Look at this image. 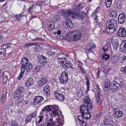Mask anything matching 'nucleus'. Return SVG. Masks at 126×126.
<instances>
[{"label": "nucleus", "instance_id": "nucleus-48", "mask_svg": "<svg viewBox=\"0 0 126 126\" xmlns=\"http://www.w3.org/2000/svg\"><path fill=\"white\" fill-rule=\"evenodd\" d=\"M110 61V62L112 64H114L115 63L116 60L114 59L113 57H111L109 60Z\"/></svg>", "mask_w": 126, "mask_h": 126}, {"label": "nucleus", "instance_id": "nucleus-32", "mask_svg": "<svg viewBox=\"0 0 126 126\" xmlns=\"http://www.w3.org/2000/svg\"><path fill=\"white\" fill-rule=\"evenodd\" d=\"M41 65H37L33 68V72H37L40 70L41 68Z\"/></svg>", "mask_w": 126, "mask_h": 126}, {"label": "nucleus", "instance_id": "nucleus-55", "mask_svg": "<svg viewBox=\"0 0 126 126\" xmlns=\"http://www.w3.org/2000/svg\"><path fill=\"white\" fill-rule=\"evenodd\" d=\"M59 92L58 91H56L54 93V95L56 98H58V96L59 95V94H60V93H58Z\"/></svg>", "mask_w": 126, "mask_h": 126}, {"label": "nucleus", "instance_id": "nucleus-3", "mask_svg": "<svg viewBox=\"0 0 126 126\" xmlns=\"http://www.w3.org/2000/svg\"><path fill=\"white\" fill-rule=\"evenodd\" d=\"M104 124L106 126H113V121L112 117L110 116L105 117L103 121Z\"/></svg>", "mask_w": 126, "mask_h": 126}, {"label": "nucleus", "instance_id": "nucleus-58", "mask_svg": "<svg viewBox=\"0 0 126 126\" xmlns=\"http://www.w3.org/2000/svg\"><path fill=\"white\" fill-rule=\"evenodd\" d=\"M67 21H65L63 23V26L65 27L66 28H68L67 26Z\"/></svg>", "mask_w": 126, "mask_h": 126}, {"label": "nucleus", "instance_id": "nucleus-63", "mask_svg": "<svg viewBox=\"0 0 126 126\" xmlns=\"http://www.w3.org/2000/svg\"><path fill=\"white\" fill-rule=\"evenodd\" d=\"M86 85L87 87H89V85L90 84L89 80L86 81Z\"/></svg>", "mask_w": 126, "mask_h": 126}, {"label": "nucleus", "instance_id": "nucleus-11", "mask_svg": "<svg viewBox=\"0 0 126 126\" xmlns=\"http://www.w3.org/2000/svg\"><path fill=\"white\" fill-rule=\"evenodd\" d=\"M71 10H63L62 12V14L63 16V17L66 19H69L70 17Z\"/></svg>", "mask_w": 126, "mask_h": 126}, {"label": "nucleus", "instance_id": "nucleus-35", "mask_svg": "<svg viewBox=\"0 0 126 126\" xmlns=\"http://www.w3.org/2000/svg\"><path fill=\"white\" fill-rule=\"evenodd\" d=\"M83 7L82 5V4L80 3L76 7V9L77 10H81Z\"/></svg>", "mask_w": 126, "mask_h": 126}, {"label": "nucleus", "instance_id": "nucleus-19", "mask_svg": "<svg viewBox=\"0 0 126 126\" xmlns=\"http://www.w3.org/2000/svg\"><path fill=\"white\" fill-rule=\"evenodd\" d=\"M28 60L27 58H23L21 61V64L22 65L23 67H27V65L28 63Z\"/></svg>", "mask_w": 126, "mask_h": 126}, {"label": "nucleus", "instance_id": "nucleus-33", "mask_svg": "<svg viewBox=\"0 0 126 126\" xmlns=\"http://www.w3.org/2000/svg\"><path fill=\"white\" fill-rule=\"evenodd\" d=\"M1 47H2V49H5L10 47V43H8L3 44L1 46Z\"/></svg>", "mask_w": 126, "mask_h": 126}, {"label": "nucleus", "instance_id": "nucleus-36", "mask_svg": "<svg viewBox=\"0 0 126 126\" xmlns=\"http://www.w3.org/2000/svg\"><path fill=\"white\" fill-rule=\"evenodd\" d=\"M84 115L85 114H84V115H79L78 116V120L79 121V122L84 120H85V116H84Z\"/></svg>", "mask_w": 126, "mask_h": 126}, {"label": "nucleus", "instance_id": "nucleus-57", "mask_svg": "<svg viewBox=\"0 0 126 126\" xmlns=\"http://www.w3.org/2000/svg\"><path fill=\"white\" fill-rule=\"evenodd\" d=\"M23 73H24L23 72H21L18 78V80H20L21 79L23 75Z\"/></svg>", "mask_w": 126, "mask_h": 126}, {"label": "nucleus", "instance_id": "nucleus-12", "mask_svg": "<svg viewBox=\"0 0 126 126\" xmlns=\"http://www.w3.org/2000/svg\"><path fill=\"white\" fill-rule=\"evenodd\" d=\"M95 45L92 43L87 44L85 47L86 51L87 52H92L93 49L95 47Z\"/></svg>", "mask_w": 126, "mask_h": 126}, {"label": "nucleus", "instance_id": "nucleus-34", "mask_svg": "<svg viewBox=\"0 0 126 126\" xmlns=\"http://www.w3.org/2000/svg\"><path fill=\"white\" fill-rule=\"evenodd\" d=\"M59 95L58 96L57 99L61 101H63L64 100V95L61 94H59Z\"/></svg>", "mask_w": 126, "mask_h": 126}, {"label": "nucleus", "instance_id": "nucleus-20", "mask_svg": "<svg viewBox=\"0 0 126 126\" xmlns=\"http://www.w3.org/2000/svg\"><path fill=\"white\" fill-rule=\"evenodd\" d=\"M50 87L49 85H47L45 86L43 88V90L46 94L48 95L50 94Z\"/></svg>", "mask_w": 126, "mask_h": 126}, {"label": "nucleus", "instance_id": "nucleus-52", "mask_svg": "<svg viewBox=\"0 0 126 126\" xmlns=\"http://www.w3.org/2000/svg\"><path fill=\"white\" fill-rule=\"evenodd\" d=\"M11 126H18V124L14 121H12L11 123Z\"/></svg>", "mask_w": 126, "mask_h": 126}, {"label": "nucleus", "instance_id": "nucleus-18", "mask_svg": "<svg viewBox=\"0 0 126 126\" xmlns=\"http://www.w3.org/2000/svg\"><path fill=\"white\" fill-rule=\"evenodd\" d=\"M33 83V78H30L26 81L25 85L26 87H29L32 85Z\"/></svg>", "mask_w": 126, "mask_h": 126}, {"label": "nucleus", "instance_id": "nucleus-26", "mask_svg": "<svg viewBox=\"0 0 126 126\" xmlns=\"http://www.w3.org/2000/svg\"><path fill=\"white\" fill-rule=\"evenodd\" d=\"M102 57L103 60H105V61H106L109 59L110 55L108 54H107L106 53H104L102 56Z\"/></svg>", "mask_w": 126, "mask_h": 126}, {"label": "nucleus", "instance_id": "nucleus-8", "mask_svg": "<svg viewBox=\"0 0 126 126\" xmlns=\"http://www.w3.org/2000/svg\"><path fill=\"white\" fill-rule=\"evenodd\" d=\"M44 99L43 97L41 96H36L33 99L32 104L34 105L39 104Z\"/></svg>", "mask_w": 126, "mask_h": 126}, {"label": "nucleus", "instance_id": "nucleus-29", "mask_svg": "<svg viewBox=\"0 0 126 126\" xmlns=\"http://www.w3.org/2000/svg\"><path fill=\"white\" fill-rule=\"evenodd\" d=\"M117 12L115 10L112 11L110 12V15L111 17H116L117 16Z\"/></svg>", "mask_w": 126, "mask_h": 126}, {"label": "nucleus", "instance_id": "nucleus-17", "mask_svg": "<svg viewBox=\"0 0 126 126\" xmlns=\"http://www.w3.org/2000/svg\"><path fill=\"white\" fill-rule=\"evenodd\" d=\"M110 81L108 79L106 80L105 82L104 90L106 91L109 90L110 88Z\"/></svg>", "mask_w": 126, "mask_h": 126}, {"label": "nucleus", "instance_id": "nucleus-10", "mask_svg": "<svg viewBox=\"0 0 126 126\" xmlns=\"http://www.w3.org/2000/svg\"><path fill=\"white\" fill-rule=\"evenodd\" d=\"M47 58L42 55H39L38 57V63H41L42 66H44L47 62Z\"/></svg>", "mask_w": 126, "mask_h": 126}, {"label": "nucleus", "instance_id": "nucleus-39", "mask_svg": "<svg viewBox=\"0 0 126 126\" xmlns=\"http://www.w3.org/2000/svg\"><path fill=\"white\" fill-rule=\"evenodd\" d=\"M77 94L78 96L79 97H81L83 95V92L82 90H80L77 92Z\"/></svg>", "mask_w": 126, "mask_h": 126}, {"label": "nucleus", "instance_id": "nucleus-49", "mask_svg": "<svg viewBox=\"0 0 126 126\" xmlns=\"http://www.w3.org/2000/svg\"><path fill=\"white\" fill-rule=\"evenodd\" d=\"M99 9V8L98 7H97L95 10L94 11L93 13H92V16H94L95 14H96V13L98 11V9Z\"/></svg>", "mask_w": 126, "mask_h": 126}, {"label": "nucleus", "instance_id": "nucleus-42", "mask_svg": "<svg viewBox=\"0 0 126 126\" xmlns=\"http://www.w3.org/2000/svg\"><path fill=\"white\" fill-rule=\"evenodd\" d=\"M84 102H85L86 104L89 103L91 101L89 98L88 97H84Z\"/></svg>", "mask_w": 126, "mask_h": 126}, {"label": "nucleus", "instance_id": "nucleus-31", "mask_svg": "<svg viewBox=\"0 0 126 126\" xmlns=\"http://www.w3.org/2000/svg\"><path fill=\"white\" fill-rule=\"evenodd\" d=\"M86 113L85 114H86V115L85 116V119H90L91 118V115L90 113V112L88 110H86Z\"/></svg>", "mask_w": 126, "mask_h": 126}, {"label": "nucleus", "instance_id": "nucleus-1", "mask_svg": "<svg viewBox=\"0 0 126 126\" xmlns=\"http://www.w3.org/2000/svg\"><path fill=\"white\" fill-rule=\"evenodd\" d=\"M82 37L81 32L78 30L70 31L66 35L64 39L69 41H76L81 39Z\"/></svg>", "mask_w": 126, "mask_h": 126}, {"label": "nucleus", "instance_id": "nucleus-56", "mask_svg": "<svg viewBox=\"0 0 126 126\" xmlns=\"http://www.w3.org/2000/svg\"><path fill=\"white\" fill-rule=\"evenodd\" d=\"M34 40H39L41 41H43L44 40L42 39L41 38L38 37H37L35 39H34Z\"/></svg>", "mask_w": 126, "mask_h": 126}, {"label": "nucleus", "instance_id": "nucleus-13", "mask_svg": "<svg viewBox=\"0 0 126 126\" xmlns=\"http://www.w3.org/2000/svg\"><path fill=\"white\" fill-rule=\"evenodd\" d=\"M125 15L124 13H121L119 15L118 20L120 24H122L124 23L125 18Z\"/></svg>", "mask_w": 126, "mask_h": 126}, {"label": "nucleus", "instance_id": "nucleus-2", "mask_svg": "<svg viewBox=\"0 0 126 126\" xmlns=\"http://www.w3.org/2000/svg\"><path fill=\"white\" fill-rule=\"evenodd\" d=\"M68 73L66 70L64 71L61 73V77L59 78V81L62 84H65L67 83L69 79L68 78Z\"/></svg>", "mask_w": 126, "mask_h": 126}, {"label": "nucleus", "instance_id": "nucleus-41", "mask_svg": "<svg viewBox=\"0 0 126 126\" xmlns=\"http://www.w3.org/2000/svg\"><path fill=\"white\" fill-rule=\"evenodd\" d=\"M18 98L17 100V105L19 106V104L22 102V96L20 97L17 98Z\"/></svg>", "mask_w": 126, "mask_h": 126}, {"label": "nucleus", "instance_id": "nucleus-51", "mask_svg": "<svg viewBox=\"0 0 126 126\" xmlns=\"http://www.w3.org/2000/svg\"><path fill=\"white\" fill-rule=\"evenodd\" d=\"M123 44V47L124 48V51L126 50V40H124L122 44Z\"/></svg>", "mask_w": 126, "mask_h": 126}, {"label": "nucleus", "instance_id": "nucleus-44", "mask_svg": "<svg viewBox=\"0 0 126 126\" xmlns=\"http://www.w3.org/2000/svg\"><path fill=\"white\" fill-rule=\"evenodd\" d=\"M22 93L24 91V88L22 86H20L17 89V90H16Z\"/></svg>", "mask_w": 126, "mask_h": 126}, {"label": "nucleus", "instance_id": "nucleus-45", "mask_svg": "<svg viewBox=\"0 0 126 126\" xmlns=\"http://www.w3.org/2000/svg\"><path fill=\"white\" fill-rule=\"evenodd\" d=\"M119 86L121 88H124L125 86V85L123 81H120V83H119Z\"/></svg>", "mask_w": 126, "mask_h": 126}, {"label": "nucleus", "instance_id": "nucleus-22", "mask_svg": "<svg viewBox=\"0 0 126 126\" xmlns=\"http://www.w3.org/2000/svg\"><path fill=\"white\" fill-rule=\"evenodd\" d=\"M52 117L47 121V126H54L55 125V122L53 121Z\"/></svg>", "mask_w": 126, "mask_h": 126}, {"label": "nucleus", "instance_id": "nucleus-6", "mask_svg": "<svg viewBox=\"0 0 126 126\" xmlns=\"http://www.w3.org/2000/svg\"><path fill=\"white\" fill-rule=\"evenodd\" d=\"M114 113L113 115L114 117L116 118H119L123 115V113L119 109L115 108L113 110Z\"/></svg>", "mask_w": 126, "mask_h": 126}, {"label": "nucleus", "instance_id": "nucleus-27", "mask_svg": "<svg viewBox=\"0 0 126 126\" xmlns=\"http://www.w3.org/2000/svg\"><path fill=\"white\" fill-rule=\"evenodd\" d=\"M105 3L107 8L110 7L112 3V0H105Z\"/></svg>", "mask_w": 126, "mask_h": 126}, {"label": "nucleus", "instance_id": "nucleus-23", "mask_svg": "<svg viewBox=\"0 0 126 126\" xmlns=\"http://www.w3.org/2000/svg\"><path fill=\"white\" fill-rule=\"evenodd\" d=\"M79 13L77 12L72 11L71 10L70 17L72 18H77Z\"/></svg>", "mask_w": 126, "mask_h": 126}, {"label": "nucleus", "instance_id": "nucleus-28", "mask_svg": "<svg viewBox=\"0 0 126 126\" xmlns=\"http://www.w3.org/2000/svg\"><path fill=\"white\" fill-rule=\"evenodd\" d=\"M71 62L67 63H65L63 64L62 66L63 68L66 69L69 68L70 66L71 65Z\"/></svg>", "mask_w": 126, "mask_h": 126}, {"label": "nucleus", "instance_id": "nucleus-59", "mask_svg": "<svg viewBox=\"0 0 126 126\" xmlns=\"http://www.w3.org/2000/svg\"><path fill=\"white\" fill-rule=\"evenodd\" d=\"M106 27H107V25H106ZM106 32L107 33H110V28L109 27H106Z\"/></svg>", "mask_w": 126, "mask_h": 126}, {"label": "nucleus", "instance_id": "nucleus-7", "mask_svg": "<svg viewBox=\"0 0 126 126\" xmlns=\"http://www.w3.org/2000/svg\"><path fill=\"white\" fill-rule=\"evenodd\" d=\"M106 23L108 24L109 27L113 29L116 28V26L117 25L116 20L115 19L108 20Z\"/></svg>", "mask_w": 126, "mask_h": 126}, {"label": "nucleus", "instance_id": "nucleus-14", "mask_svg": "<svg viewBox=\"0 0 126 126\" xmlns=\"http://www.w3.org/2000/svg\"><path fill=\"white\" fill-rule=\"evenodd\" d=\"M47 80L45 77H44L38 81V84L39 86L41 87L43 86L44 85L46 84L47 82Z\"/></svg>", "mask_w": 126, "mask_h": 126}, {"label": "nucleus", "instance_id": "nucleus-4", "mask_svg": "<svg viewBox=\"0 0 126 126\" xmlns=\"http://www.w3.org/2000/svg\"><path fill=\"white\" fill-rule=\"evenodd\" d=\"M51 109H53L54 110H52L51 112H50V113L52 117L55 116H57L59 117V111L60 110L59 107L58 106L56 105H51Z\"/></svg>", "mask_w": 126, "mask_h": 126}, {"label": "nucleus", "instance_id": "nucleus-53", "mask_svg": "<svg viewBox=\"0 0 126 126\" xmlns=\"http://www.w3.org/2000/svg\"><path fill=\"white\" fill-rule=\"evenodd\" d=\"M59 123L60 124V125H61V126H62L63 124L64 123V121H62L61 122V120H60L59 117L58 118V121Z\"/></svg>", "mask_w": 126, "mask_h": 126}, {"label": "nucleus", "instance_id": "nucleus-37", "mask_svg": "<svg viewBox=\"0 0 126 126\" xmlns=\"http://www.w3.org/2000/svg\"><path fill=\"white\" fill-rule=\"evenodd\" d=\"M112 45L114 49L115 50H117L119 46L118 43L116 42L115 43L113 44Z\"/></svg>", "mask_w": 126, "mask_h": 126}, {"label": "nucleus", "instance_id": "nucleus-62", "mask_svg": "<svg viewBox=\"0 0 126 126\" xmlns=\"http://www.w3.org/2000/svg\"><path fill=\"white\" fill-rule=\"evenodd\" d=\"M15 17L18 19V20L20 19L21 18V17L19 15H16L15 16Z\"/></svg>", "mask_w": 126, "mask_h": 126}, {"label": "nucleus", "instance_id": "nucleus-47", "mask_svg": "<svg viewBox=\"0 0 126 126\" xmlns=\"http://www.w3.org/2000/svg\"><path fill=\"white\" fill-rule=\"evenodd\" d=\"M27 65V67L28 68H29L30 69H32V65L31 63L30 62H28L27 63V65Z\"/></svg>", "mask_w": 126, "mask_h": 126}, {"label": "nucleus", "instance_id": "nucleus-64", "mask_svg": "<svg viewBox=\"0 0 126 126\" xmlns=\"http://www.w3.org/2000/svg\"><path fill=\"white\" fill-rule=\"evenodd\" d=\"M32 46L31 43H29L26 44L25 45V47H29L31 46Z\"/></svg>", "mask_w": 126, "mask_h": 126}, {"label": "nucleus", "instance_id": "nucleus-30", "mask_svg": "<svg viewBox=\"0 0 126 126\" xmlns=\"http://www.w3.org/2000/svg\"><path fill=\"white\" fill-rule=\"evenodd\" d=\"M87 107V110H90L92 109L93 107V105L92 103V102L88 103L86 104Z\"/></svg>", "mask_w": 126, "mask_h": 126}, {"label": "nucleus", "instance_id": "nucleus-50", "mask_svg": "<svg viewBox=\"0 0 126 126\" xmlns=\"http://www.w3.org/2000/svg\"><path fill=\"white\" fill-rule=\"evenodd\" d=\"M8 78L7 76H5L3 78V82L5 84L7 81Z\"/></svg>", "mask_w": 126, "mask_h": 126}, {"label": "nucleus", "instance_id": "nucleus-16", "mask_svg": "<svg viewBox=\"0 0 126 126\" xmlns=\"http://www.w3.org/2000/svg\"><path fill=\"white\" fill-rule=\"evenodd\" d=\"M55 24L53 21H50L48 24H47L48 26L47 28L49 31H52L53 29L55 28Z\"/></svg>", "mask_w": 126, "mask_h": 126}, {"label": "nucleus", "instance_id": "nucleus-43", "mask_svg": "<svg viewBox=\"0 0 126 126\" xmlns=\"http://www.w3.org/2000/svg\"><path fill=\"white\" fill-rule=\"evenodd\" d=\"M84 16L83 15L81 14H78L77 18L78 19H80V20H82L84 19Z\"/></svg>", "mask_w": 126, "mask_h": 126}, {"label": "nucleus", "instance_id": "nucleus-5", "mask_svg": "<svg viewBox=\"0 0 126 126\" xmlns=\"http://www.w3.org/2000/svg\"><path fill=\"white\" fill-rule=\"evenodd\" d=\"M119 87V83L116 81H112L110 85V90L113 92H114L118 90Z\"/></svg>", "mask_w": 126, "mask_h": 126}, {"label": "nucleus", "instance_id": "nucleus-25", "mask_svg": "<svg viewBox=\"0 0 126 126\" xmlns=\"http://www.w3.org/2000/svg\"><path fill=\"white\" fill-rule=\"evenodd\" d=\"M67 21H67V27L68 28H72V27L73 26V23H72V21L70 20L69 19H67Z\"/></svg>", "mask_w": 126, "mask_h": 126}, {"label": "nucleus", "instance_id": "nucleus-40", "mask_svg": "<svg viewBox=\"0 0 126 126\" xmlns=\"http://www.w3.org/2000/svg\"><path fill=\"white\" fill-rule=\"evenodd\" d=\"M84 120L80 122V124L81 126H87V123L85 122Z\"/></svg>", "mask_w": 126, "mask_h": 126}, {"label": "nucleus", "instance_id": "nucleus-9", "mask_svg": "<svg viewBox=\"0 0 126 126\" xmlns=\"http://www.w3.org/2000/svg\"><path fill=\"white\" fill-rule=\"evenodd\" d=\"M117 36L119 37H125L126 35V31L124 27H121L117 33Z\"/></svg>", "mask_w": 126, "mask_h": 126}, {"label": "nucleus", "instance_id": "nucleus-61", "mask_svg": "<svg viewBox=\"0 0 126 126\" xmlns=\"http://www.w3.org/2000/svg\"><path fill=\"white\" fill-rule=\"evenodd\" d=\"M80 70L82 73L83 74H84L85 73V69L83 67H82L81 68H80Z\"/></svg>", "mask_w": 126, "mask_h": 126}, {"label": "nucleus", "instance_id": "nucleus-15", "mask_svg": "<svg viewBox=\"0 0 126 126\" xmlns=\"http://www.w3.org/2000/svg\"><path fill=\"white\" fill-rule=\"evenodd\" d=\"M80 112L82 115H84V114L86 113V110H87V107L85 103L84 105H82L80 107Z\"/></svg>", "mask_w": 126, "mask_h": 126}, {"label": "nucleus", "instance_id": "nucleus-38", "mask_svg": "<svg viewBox=\"0 0 126 126\" xmlns=\"http://www.w3.org/2000/svg\"><path fill=\"white\" fill-rule=\"evenodd\" d=\"M35 5V4H32L31 6L28 9L27 11L29 14L32 12V10L33 8V7Z\"/></svg>", "mask_w": 126, "mask_h": 126}, {"label": "nucleus", "instance_id": "nucleus-54", "mask_svg": "<svg viewBox=\"0 0 126 126\" xmlns=\"http://www.w3.org/2000/svg\"><path fill=\"white\" fill-rule=\"evenodd\" d=\"M110 33H113L116 30V28L113 29L112 28H110Z\"/></svg>", "mask_w": 126, "mask_h": 126}, {"label": "nucleus", "instance_id": "nucleus-60", "mask_svg": "<svg viewBox=\"0 0 126 126\" xmlns=\"http://www.w3.org/2000/svg\"><path fill=\"white\" fill-rule=\"evenodd\" d=\"M99 91H98L97 93V99H99L100 100V93H99Z\"/></svg>", "mask_w": 126, "mask_h": 126}, {"label": "nucleus", "instance_id": "nucleus-21", "mask_svg": "<svg viewBox=\"0 0 126 126\" xmlns=\"http://www.w3.org/2000/svg\"><path fill=\"white\" fill-rule=\"evenodd\" d=\"M46 111H52L51 105H47L45 106L42 109V112H45Z\"/></svg>", "mask_w": 126, "mask_h": 126}, {"label": "nucleus", "instance_id": "nucleus-46", "mask_svg": "<svg viewBox=\"0 0 126 126\" xmlns=\"http://www.w3.org/2000/svg\"><path fill=\"white\" fill-rule=\"evenodd\" d=\"M36 51H39L41 49L42 47L40 45H37L35 46Z\"/></svg>", "mask_w": 126, "mask_h": 126}, {"label": "nucleus", "instance_id": "nucleus-24", "mask_svg": "<svg viewBox=\"0 0 126 126\" xmlns=\"http://www.w3.org/2000/svg\"><path fill=\"white\" fill-rule=\"evenodd\" d=\"M21 94L22 93H20V92L16 90L14 93L13 97H14V98H16L15 97V96L17 98L22 97V96L21 95Z\"/></svg>", "mask_w": 126, "mask_h": 126}]
</instances>
